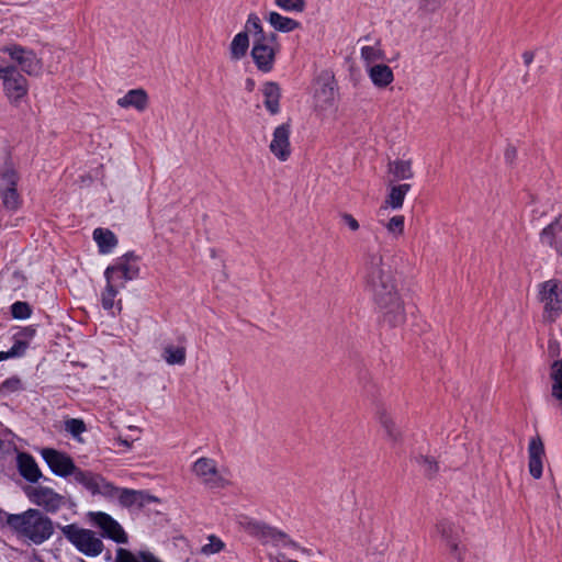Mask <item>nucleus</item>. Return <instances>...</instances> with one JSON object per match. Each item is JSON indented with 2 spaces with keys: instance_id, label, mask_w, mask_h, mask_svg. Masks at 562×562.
Instances as JSON below:
<instances>
[{
  "instance_id": "nucleus-1",
  "label": "nucleus",
  "mask_w": 562,
  "mask_h": 562,
  "mask_svg": "<svg viewBox=\"0 0 562 562\" xmlns=\"http://www.w3.org/2000/svg\"><path fill=\"white\" fill-rule=\"evenodd\" d=\"M364 268V284L372 294L381 326L387 329L403 326L406 322L405 303L391 266L380 251H369Z\"/></svg>"
},
{
  "instance_id": "nucleus-2",
  "label": "nucleus",
  "mask_w": 562,
  "mask_h": 562,
  "mask_svg": "<svg viewBox=\"0 0 562 562\" xmlns=\"http://www.w3.org/2000/svg\"><path fill=\"white\" fill-rule=\"evenodd\" d=\"M79 479L92 495H101L109 501L116 499L123 507H143L157 502L155 496L144 491L117 487L101 474H80Z\"/></svg>"
},
{
  "instance_id": "nucleus-3",
  "label": "nucleus",
  "mask_w": 562,
  "mask_h": 562,
  "mask_svg": "<svg viewBox=\"0 0 562 562\" xmlns=\"http://www.w3.org/2000/svg\"><path fill=\"white\" fill-rule=\"evenodd\" d=\"M7 522L19 538L34 544H42L54 532L52 519L38 509L30 508L21 514L10 515Z\"/></svg>"
},
{
  "instance_id": "nucleus-4",
  "label": "nucleus",
  "mask_w": 562,
  "mask_h": 562,
  "mask_svg": "<svg viewBox=\"0 0 562 562\" xmlns=\"http://www.w3.org/2000/svg\"><path fill=\"white\" fill-rule=\"evenodd\" d=\"M64 537L82 554L98 557L104 544L101 538L91 529L81 528L76 524L61 526Z\"/></svg>"
},
{
  "instance_id": "nucleus-5",
  "label": "nucleus",
  "mask_w": 562,
  "mask_h": 562,
  "mask_svg": "<svg viewBox=\"0 0 562 562\" xmlns=\"http://www.w3.org/2000/svg\"><path fill=\"white\" fill-rule=\"evenodd\" d=\"M191 471L195 479L209 490H222L231 484L226 476V471L220 469L214 459L207 457L199 458L192 464Z\"/></svg>"
},
{
  "instance_id": "nucleus-6",
  "label": "nucleus",
  "mask_w": 562,
  "mask_h": 562,
  "mask_svg": "<svg viewBox=\"0 0 562 562\" xmlns=\"http://www.w3.org/2000/svg\"><path fill=\"white\" fill-rule=\"evenodd\" d=\"M8 56L4 58L10 65H14L19 71L37 77L42 74L43 64L33 49L19 44H10L0 49Z\"/></svg>"
},
{
  "instance_id": "nucleus-7",
  "label": "nucleus",
  "mask_w": 562,
  "mask_h": 562,
  "mask_svg": "<svg viewBox=\"0 0 562 562\" xmlns=\"http://www.w3.org/2000/svg\"><path fill=\"white\" fill-rule=\"evenodd\" d=\"M0 78L3 82L5 95L13 102L20 101L27 94L29 83L26 78L10 65L4 57H0Z\"/></svg>"
},
{
  "instance_id": "nucleus-8",
  "label": "nucleus",
  "mask_w": 562,
  "mask_h": 562,
  "mask_svg": "<svg viewBox=\"0 0 562 562\" xmlns=\"http://www.w3.org/2000/svg\"><path fill=\"white\" fill-rule=\"evenodd\" d=\"M539 301L543 305V317L554 322L562 313V282L551 279L539 284Z\"/></svg>"
},
{
  "instance_id": "nucleus-9",
  "label": "nucleus",
  "mask_w": 562,
  "mask_h": 562,
  "mask_svg": "<svg viewBox=\"0 0 562 562\" xmlns=\"http://www.w3.org/2000/svg\"><path fill=\"white\" fill-rule=\"evenodd\" d=\"M279 49L278 36L273 32H269L268 37L262 40H252L251 56L258 69L263 72L270 71Z\"/></svg>"
},
{
  "instance_id": "nucleus-10",
  "label": "nucleus",
  "mask_w": 562,
  "mask_h": 562,
  "mask_svg": "<svg viewBox=\"0 0 562 562\" xmlns=\"http://www.w3.org/2000/svg\"><path fill=\"white\" fill-rule=\"evenodd\" d=\"M42 456L47 462L50 470L59 476H68L72 474L74 481L86 488V484L80 481V474H95L91 471H85L77 468L74 461L65 453L54 449H43Z\"/></svg>"
},
{
  "instance_id": "nucleus-11",
  "label": "nucleus",
  "mask_w": 562,
  "mask_h": 562,
  "mask_svg": "<svg viewBox=\"0 0 562 562\" xmlns=\"http://www.w3.org/2000/svg\"><path fill=\"white\" fill-rule=\"evenodd\" d=\"M25 494L33 504L43 507L47 513H56L66 503L63 495L46 486H29Z\"/></svg>"
},
{
  "instance_id": "nucleus-12",
  "label": "nucleus",
  "mask_w": 562,
  "mask_h": 562,
  "mask_svg": "<svg viewBox=\"0 0 562 562\" xmlns=\"http://www.w3.org/2000/svg\"><path fill=\"white\" fill-rule=\"evenodd\" d=\"M138 271L139 269L134 261V257L127 254L119 258L114 265L109 266L104 271V277L110 282H123L124 286L126 281L137 277Z\"/></svg>"
},
{
  "instance_id": "nucleus-13",
  "label": "nucleus",
  "mask_w": 562,
  "mask_h": 562,
  "mask_svg": "<svg viewBox=\"0 0 562 562\" xmlns=\"http://www.w3.org/2000/svg\"><path fill=\"white\" fill-rule=\"evenodd\" d=\"M90 521L102 531V537L116 543H127L128 538L122 526L109 514L103 512L89 513Z\"/></svg>"
},
{
  "instance_id": "nucleus-14",
  "label": "nucleus",
  "mask_w": 562,
  "mask_h": 562,
  "mask_svg": "<svg viewBox=\"0 0 562 562\" xmlns=\"http://www.w3.org/2000/svg\"><path fill=\"white\" fill-rule=\"evenodd\" d=\"M18 179V175L13 169H7L1 175L0 196L3 206L8 210H16L21 204V199L16 191Z\"/></svg>"
},
{
  "instance_id": "nucleus-15",
  "label": "nucleus",
  "mask_w": 562,
  "mask_h": 562,
  "mask_svg": "<svg viewBox=\"0 0 562 562\" xmlns=\"http://www.w3.org/2000/svg\"><path fill=\"white\" fill-rule=\"evenodd\" d=\"M250 533L261 538L266 541H273L276 544L290 548L292 550H301L296 542L289 538V536L281 530L261 522H250L248 527Z\"/></svg>"
},
{
  "instance_id": "nucleus-16",
  "label": "nucleus",
  "mask_w": 562,
  "mask_h": 562,
  "mask_svg": "<svg viewBox=\"0 0 562 562\" xmlns=\"http://www.w3.org/2000/svg\"><path fill=\"white\" fill-rule=\"evenodd\" d=\"M290 134L291 128L286 123L273 131L269 149L280 161L288 160L291 155Z\"/></svg>"
},
{
  "instance_id": "nucleus-17",
  "label": "nucleus",
  "mask_w": 562,
  "mask_h": 562,
  "mask_svg": "<svg viewBox=\"0 0 562 562\" xmlns=\"http://www.w3.org/2000/svg\"><path fill=\"white\" fill-rule=\"evenodd\" d=\"M544 458V445L541 437L537 435L530 439L528 445V470L536 480L542 476Z\"/></svg>"
},
{
  "instance_id": "nucleus-18",
  "label": "nucleus",
  "mask_w": 562,
  "mask_h": 562,
  "mask_svg": "<svg viewBox=\"0 0 562 562\" xmlns=\"http://www.w3.org/2000/svg\"><path fill=\"white\" fill-rule=\"evenodd\" d=\"M336 98V86L334 78L324 74L321 75L317 79V88L315 90V100L317 106L321 109H327L333 106Z\"/></svg>"
},
{
  "instance_id": "nucleus-19",
  "label": "nucleus",
  "mask_w": 562,
  "mask_h": 562,
  "mask_svg": "<svg viewBox=\"0 0 562 562\" xmlns=\"http://www.w3.org/2000/svg\"><path fill=\"white\" fill-rule=\"evenodd\" d=\"M117 105L123 109L133 108L138 112H144L149 103L147 92L142 89H132L126 92L122 98L117 99Z\"/></svg>"
},
{
  "instance_id": "nucleus-20",
  "label": "nucleus",
  "mask_w": 562,
  "mask_h": 562,
  "mask_svg": "<svg viewBox=\"0 0 562 562\" xmlns=\"http://www.w3.org/2000/svg\"><path fill=\"white\" fill-rule=\"evenodd\" d=\"M540 239L542 244L554 248L557 251H562V222L557 220L544 227L540 234Z\"/></svg>"
},
{
  "instance_id": "nucleus-21",
  "label": "nucleus",
  "mask_w": 562,
  "mask_h": 562,
  "mask_svg": "<svg viewBox=\"0 0 562 562\" xmlns=\"http://www.w3.org/2000/svg\"><path fill=\"white\" fill-rule=\"evenodd\" d=\"M18 465L20 474L30 482H37L42 476L35 460L27 453L18 456Z\"/></svg>"
},
{
  "instance_id": "nucleus-22",
  "label": "nucleus",
  "mask_w": 562,
  "mask_h": 562,
  "mask_svg": "<svg viewBox=\"0 0 562 562\" xmlns=\"http://www.w3.org/2000/svg\"><path fill=\"white\" fill-rule=\"evenodd\" d=\"M411 189V184H397L392 186L390 192L384 201V205L381 206L380 211L386 210L391 207L393 210H398L403 206L405 195Z\"/></svg>"
},
{
  "instance_id": "nucleus-23",
  "label": "nucleus",
  "mask_w": 562,
  "mask_h": 562,
  "mask_svg": "<svg viewBox=\"0 0 562 562\" xmlns=\"http://www.w3.org/2000/svg\"><path fill=\"white\" fill-rule=\"evenodd\" d=\"M549 379L551 396L562 404V359H557L550 366Z\"/></svg>"
},
{
  "instance_id": "nucleus-24",
  "label": "nucleus",
  "mask_w": 562,
  "mask_h": 562,
  "mask_svg": "<svg viewBox=\"0 0 562 562\" xmlns=\"http://www.w3.org/2000/svg\"><path fill=\"white\" fill-rule=\"evenodd\" d=\"M369 77L379 88L387 87L394 79L392 69L384 64H378L369 69Z\"/></svg>"
},
{
  "instance_id": "nucleus-25",
  "label": "nucleus",
  "mask_w": 562,
  "mask_h": 562,
  "mask_svg": "<svg viewBox=\"0 0 562 562\" xmlns=\"http://www.w3.org/2000/svg\"><path fill=\"white\" fill-rule=\"evenodd\" d=\"M93 239L95 240L99 251L101 254H109L117 245L115 235L105 228H95L93 232Z\"/></svg>"
},
{
  "instance_id": "nucleus-26",
  "label": "nucleus",
  "mask_w": 562,
  "mask_h": 562,
  "mask_svg": "<svg viewBox=\"0 0 562 562\" xmlns=\"http://www.w3.org/2000/svg\"><path fill=\"white\" fill-rule=\"evenodd\" d=\"M262 93L265 97V105L267 110L271 114H277L280 110L279 101H280V88L274 82H267L262 88Z\"/></svg>"
},
{
  "instance_id": "nucleus-27",
  "label": "nucleus",
  "mask_w": 562,
  "mask_h": 562,
  "mask_svg": "<svg viewBox=\"0 0 562 562\" xmlns=\"http://www.w3.org/2000/svg\"><path fill=\"white\" fill-rule=\"evenodd\" d=\"M271 26L279 32H291L300 27V23L291 18L283 16L278 12H270L267 16Z\"/></svg>"
},
{
  "instance_id": "nucleus-28",
  "label": "nucleus",
  "mask_w": 562,
  "mask_h": 562,
  "mask_svg": "<svg viewBox=\"0 0 562 562\" xmlns=\"http://www.w3.org/2000/svg\"><path fill=\"white\" fill-rule=\"evenodd\" d=\"M389 172L395 180H409L414 177L411 160L397 159L389 164Z\"/></svg>"
},
{
  "instance_id": "nucleus-29",
  "label": "nucleus",
  "mask_w": 562,
  "mask_h": 562,
  "mask_svg": "<svg viewBox=\"0 0 562 562\" xmlns=\"http://www.w3.org/2000/svg\"><path fill=\"white\" fill-rule=\"evenodd\" d=\"M186 348L168 344L164 347L161 357L170 366L183 364L186 362Z\"/></svg>"
},
{
  "instance_id": "nucleus-30",
  "label": "nucleus",
  "mask_w": 562,
  "mask_h": 562,
  "mask_svg": "<svg viewBox=\"0 0 562 562\" xmlns=\"http://www.w3.org/2000/svg\"><path fill=\"white\" fill-rule=\"evenodd\" d=\"M249 48V37L246 32L236 34L231 43V57L234 60L243 58Z\"/></svg>"
},
{
  "instance_id": "nucleus-31",
  "label": "nucleus",
  "mask_w": 562,
  "mask_h": 562,
  "mask_svg": "<svg viewBox=\"0 0 562 562\" xmlns=\"http://www.w3.org/2000/svg\"><path fill=\"white\" fill-rule=\"evenodd\" d=\"M379 422L385 432V436L392 442H397L401 437V430L395 425L393 418L385 411L379 413Z\"/></svg>"
},
{
  "instance_id": "nucleus-32",
  "label": "nucleus",
  "mask_w": 562,
  "mask_h": 562,
  "mask_svg": "<svg viewBox=\"0 0 562 562\" xmlns=\"http://www.w3.org/2000/svg\"><path fill=\"white\" fill-rule=\"evenodd\" d=\"M147 555H154L149 551L132 552L127 549L119 548L115 551L114 562H146Z\"/></svg>"
},
{
  "instance_id": "nucleus-33",
  "label": "nucleus",
  "mask_w": 562,
  "mask_h": 562,
  "mask_svg": "<svg viewBox=\"0 0 562 562\" xmlns=\"http://www.w3.org/2000/svg\"><path fill=\"white\" fill-rule=\"evenodd\" d=\"M120 289H123V282L114 283L106 281V286L101 295L102 306L104 310H112L114 307V299Z\"/></svg>"
},
{
  "instance_id": "nucleus-34",
  "label": "nucleus",
  "mask_w": 562,
  "mask_h": 562,
  "mask_svg": "<svg viewBox=\"0 0 562 562\" xmlns=\"http://www.w3.org/2000/svg\"><path fill=\"white\" fill-rule=\"evenodd\" d=\"M245 32L252 35L254 40H262L263 37H268L269 32H265L261 25V21L259 16L255 13L248 15V19L245 24Z\"/></svg>"
},
{
  "instance_id": "nucleus-35",
  "label": "nucleus",
  "mask_w": 562,
  "mask_h": 562,
  "mask_svg": "<svg viewBox=\"0 0 562 562\" xmlns=\"http://www.w3.org/2000/svg\"><path fill=\"white\" fill-rule=\"evenodd\" d=\"M436 531L440 535L446 544L449 542V539L461 537L460 528L447 520L439 521L436 525Z\"/></svg>"
},
{
  "instance_id": "nucleus-36",
  "label": "nucleus",
  "mask_w": 562,
  "mask_h": 562,
  "mask_svg": "<svg viewBox=\"0 0 562 562\" xmlns=\"http://www.w3.org/2000/svg\"><path fill=\"white\" fill-rule=\"evenodd\" d=\"M380 223L385 227L387 233L395 239L404 234L405 218L403 215H394L389 221Z\"/></svg>"
},
{
  "instance_id": "nucleus-37",
  "label": "nucleus",
  "mask_w": 562,
  "mask_h": 562,
  "mask_svg": "<svg viewBox=\"0 0 562 562\" xmlns=\"http://www.w3.org/2000/svg\"><path fill=\"white\" fill-rule=\"evenodd\" d=\"M361 58L368 64L383 60L385 58L384 52L381 48L380 42H375L374 45L363 46L361 48Z\"/></svg>"
},
{
  "instance_id": "nucleus-38",
  "label": "nucleus",
  "mask_w": 562,
  "mask_h": 562,
  "mask_svg": "<svg viewBox=\"0 0 562 562\" xmlns=\"http://www.w3.org/2000/svg\"><path fill=\"white\" fill-rule=\"evenodd\" d=\"M417 462L424 472L425 475L431 477L438 472V463L437 461L428 456H419L417 458Z\"/></svg>"
},
{
  "instance_id": "nucleus-39",
  "label": "nucleus",
  "mask_w": 562,
  "mask_h": 562,
  "mask_svg": "<svg viewBox=\"0 0 562 562\" xmlns=\"http://www.w3.org/2000/svg\"><path fill=\"white\" fill-rule=\"evenodd\" d=\"M450 554L458 561L463 562L465 546L461 541V537L449 539V542L446 544Z\"/></svg>"
},
{
  "instance_id": "nucleus-40",
  "label": "nucleus",
  "mask_w": 562,
  "mask_h": 562,
  "mask_svg": "<svg viewBox=\"0 0 562 562\" xmlns=\"http://www.w3.org/2000/svg\"><path fill=\"white\" fill-rule=\"evenodd\" d=\"M276 4L289 12H302L305 8V1L304 0H274Z\"/></svg>"
},
{
  "instance_id": "nucleus-41",
  "label": "nucleus",
  "mask_w": 562,
  "mask_h": 562,
  "mask_svg": "<svg viewBox=\"0 0 562 562\" xmlns=\"http://www.w3.org/2000/svg\"><path fill=\"white\" fill-rule=\"evenodd\" d=\"M11 313L14 318L25 319L31 316L32 310L26 302H15L11 306Z\"/></svg>"
},
{
  "instance_id": "nucleus-42",
  "label": "nucleus",
  "mask_w": 562,
  "mask_h": 562,
  "mask_svg": "<svg viewBox=\"0 0 562 562\" xmlns=\"http://www.w3.org/2000/svg\"><path fill=\"white\" fill-rule=\"evenodd\" d=\"M65 429L74 437H78L86 430V425L81 419L71 418L65 422Z\"/></svg>"
},
{
  "instance_id": "nucleus-43",
  "label": "nucleus",
  "mask_w": 562,
  "mask_h": 562,
  "mask_svg": "<svg viewBox=\"0 0 562 562\" xmlns=\"http://www.w3.org/2000/svg\"><path fill=\"white\" fill-rule=\"evenodd\" d=\"M224 547V543L215 538H211V542L203 546L202 552L205 554H213L220 552Z\"/></svg>"
},
{
  "instance_id": "nucleus-44",
  "label": "nucleus",
  "mask_w": 562,
  "mask_h": 562,
  "mask_svg": "<svg viewBox=\"0 0 562 562\" xmlns=\"http://www.w3.org/2000/svg\"><path fill=\"white\" fill-rule=\"evenodd\" d=\"M21 380L19 378H10V379H7L2 384H1V390L3 392H15L18 390L21 389Z\"/></svg>"
},
{
  "instance_id": "nucleus-45",
  "label": "nucleus",
  "mask_w": 562,
  "mask_h": 562,
  "mask_svg": "<svg viewBox=\"0 0 562 562\" xmlns=\"http://www.w3.org/2000/svg\"><path fill=\"white\" fill-rule=\"evenodd\" d=\"M342 221L346 223V225L352 231L356 232L359 229L360 225L358 221L349 213H344L341 215Z\"/></svg>"
},
{
  "instance_id": "nucleus-46",
  "label": "nucleus",
  "mask_w": 562,
  "mask_h": 562,
  "mask_svg": "<svg viewBox=\"0 0 562 562\" xmlns=\"http://www.w3.org/2000/svg\"><path fill=\"white\" fill-rule=\"evenodd\" d=\"M549 356L552 358H557L560 356V347L555 340H550L548 346Z\"/></svg>"
},
{
  "instance_id": "nucleus-47",
  "label": "nucleus",
  "mask_w": 562,
  "mask_h": 562,
  "mask_svg": "<svg viewBox=\"0 0 562 562\" xmlns=\"http://www.w3.org/2000/svg\"><path fill=\"white\" fill-rule=\"evenodd\" d=\"M35 334V329L32 328V327H26L24 328L21 333H20V336L22 338H25V339H29V338H32Z\"/></svg>"
},
{
  "instance_id": "nucleus-48",
  "label": "nucleus",
  "mask_w": 562,
  "mask_h": 562,
  "mask_svg": "<svg viewBox=\"0 0 562 562\" xmlns=\"http://www.w3.org/2000/svg\"><path fill=\"white\" fill-rule=\"evenodd\" d=\"M533 57H535V55H533V53H532V52H525V53L522 54V58H524V63H525V65H526V66H529V65L532 63Z\"/></svg>"
},
{
  "instance_id": "nucleus-49",
  "label": "nucleus",
  "mask_w": 562,
  "mask_h": 562,
  "mask_svg": "<svg viewBox=\"0 0 562 562\" xmlns=\"http://www.w3.org/2000/svg\"><path fill=\"white\" fill-rule=\"evenodd\" d=\"M119 443L126 448H131V442L127 441L126 439L119 438Z\"/></svg>"
},
{
  "instance_id": "nucleus-50",
  "label": "nucleus",
  "mask_w": 562,
  "mask_h": 562,
  "mask_svg": "<svg viewBox=\"0 0 562 562\" xmlns=\"http://www.w3.org/2000/svg\"><path fill=\"white\" fill-rule=\"evenodd\" d=\"M146 562H161L155 555H147Z\"/></svg>"
},
{
  "instance_id": "nucleus-51",
  "label": "nucleus",
  "mask_w": 562,
  "mask_h": 562,
  "mask_svg": "<svg viewBox=\"0 0 562 562\" xmlns=\"http://www.w3.org/2000/svg\"><path fill=\"white\" fill-rule=\"evenodd\" d=\"M254 86H255L254 81L251 79H248L247 80V89L252 90Z\"/></svg>"
}]
</instances>
